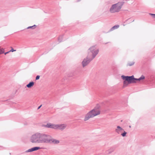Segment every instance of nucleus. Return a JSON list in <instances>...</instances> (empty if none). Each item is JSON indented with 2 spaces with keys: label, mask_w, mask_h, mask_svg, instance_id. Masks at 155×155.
<instances>
[{
  "label": "nucleus",
  "mask_w": 155,
  "mask_h": 155,
  "mask_svg": "<svg viewBox=\"0 0 155 155\" xmlns=\"http://www.w3.org/2000/svg\"><path fill=\"white\" fill-rule=\"evenodd\" d=\"M98 51L94 46H92L88 50L86 58H84L82 62L83 67L87 65L98 54Z\"/></svg>",
  "instance_id": "1"
},
{
  "label": "nucleus",
  "mask_w": 155,
  "mask_h": 155,
  "mask_svg": "<svg viewBox=\"0 0 155 155\" xmlns=\"http://www.w3.org/2000/svg\"><path fill=\"white\" fill-rule=\"evenodd\" d=\"M100 107V105L97 104L94 108L86 114L84 118V120L87 121L90 118L100 114L101 111L99 109Z\"/></svg>",
  "instance_id": "2"
},
{
  "label": "nucleus",
  "mask_w": 155,
  "mask_h": 155,
  "mask_svg": "<svg viewBox=\"0 0 155 155\" xmlns=\"http://www.w3.org/2000/svg\"><path fill=\"white\" fill-rule=\"evenodd\" d=\"M121 78L124 80L123 83V86L124 87L127 86V85L129 84L136 82L135 80L140 81L145 78L144 76L143 75H142L141 77L138 79L134 78L133 75L131 76H124L123 75H122Z\"/></svg>",
  "instance_id": "3"
},
{
  "label": "nucleus",
  "mask_w": 155,
  "mask_h": 155,
  "mask_svg": "<svg viewBox=\"0 0 155 155\" xmlns=\"http://www.w3.org/2000/svg\"><path fill=\"white\" fill-rule=\"evenodd\" d=\"M51 138L50 136L45 134H41L39 135V143H48L51 142Z\"/></svg>",
  "instance_id": "4"
},
{
  "label": "nucleus",
  "mask_w": 155,
  "mask_h": 155,
  "mask_svg": "<svg viewBox=\"0 0 155 155\" xmlns=\"http://www.w3.org/2000/svg\"><path fill=\"white\" fill-rule=\"evenodd\" d=\"M39 140V133H37L32 135L30 137V141L33 143H36L38 142Z\"/></svg>",
  "instance_id": "5"
},
{
  "label": "nucleus",
  "mask_w": 155,
  "mask_h": 155,
  "mask_svg": "<svg viewBox=\"0 0 155 155\" xmlns=\"http://www.w3.org/2000/svg\"><path fill=\"white\" fill-rule=\"evenodd\" d=\"M122 4L121 2H118L113 5L110 10H119L120 9L122 6Z\"/></svg>",
  "instance_id": "6"
},
{
  "label": "nucleus",
  "mask_w": 155,
  "mask_h": 155,
  "mask_svg": "<svg viewBox=\"0 0 155 155\" xmlns=\"http://www.w3.org/2000/svg\"><path fill=\"white\" fill-rule=\"evenodd\" d=\"M66 127V125L64 124H58V129L63 130Z\"/></svg>",
  "instance_id": "7"
},
{
  "label": "nucleus",
  "mask_w": 155,
  "mask_h": 155,
  "mask_svg": "<svg viewBox=\"0 0 155 155\" xmlns=\"http://www.w3.org/2000/svg\"><path fill=\"white\" fill-rule=\"evenodd\" d=\"M119 134H120L124 131V129L119 126L117 127V128L115 130Z\"/></svg>",
  "instance_id": "8"
},
{
  "label": "nucleus",
  "mask_w": 155,
  "mask_h": 155,
  "mask_svg": "<svg viewBox=\"0 0 155 155\" xmlns=\"http://www.w3.org/2000/svg\"><path fill=\"white\" fill-rule=\"evenodd\" d=\"M39 150V147H35L31 148L29 149L26 150V152H31L37 150Z\"/></svg>",
  "instance_id": "9"
},
{
  "label": "nucleus",
  "mask_w": 155,
  "mask_h": 155,
  "mask_svg": "<svg viewBox=\"0 0 155 155\" xmlns=\"http://www.w3.org/2000/svg\"><path fill=\"white\" fill-rule=\"evenodd\" d=\"M34 84V82L31 81L28 84L26 85V87L28 88H31V87L33 86Z\"/></svg>",
  "instance_id": "10"
},
{
  "label": "nucleus",
  "mask_w": 155,
  "mask_h": 155,
  "mask_svg": "<svg viewBox=\"0 0 155 155\" xmlns=\"http://www.w3.org/2000/svg\"><path fill=\"white\" fill-rule=\"evenodd\" d=\"M53 124L48 123L45 126V127L48 128H53Z\"/></svg>",
  "instance_id": "11"
},
{
  "label": "nucleus",
  "mask_w": 155,
  "mask_h": 155,
  "mask_svg": "<svg viewBox=\"0 0 155 155\" xmlns=\"http://www.w3.org/2000/svg\"><path fill=\"white\" fill-rule=\"evenodd\" d=\"M134 64V61L129 62L127 63V66H131L133 65Z\"/></svg>",
  "instance_id": "12"
},
{
  "label": "nucleus",
  "mask_w": 155,
  "mask_h": 155,
  "mask_svg": "<svg viewBox=\"0 0 155 155\" xmlns=\"http://www.w3.org/2000/svg\"><path fill=\"white\" fill-rule=\"evenodd\" d=\"M36 27V25H34L32 26H30L28 27L27 28V29H35Z\"/></svg>",
  "instance_id": "13"
},
{
  "label": "nucleus",
  "mask_w": 155,
  "mask_h": 155,
  "mask_svg": "<svg viewBox=\"0 0 155 155\" xmlns=\"http://www.w3.org/2000/svg\"><path fill=\"white\" fill-rule=\"evenodd\" d=\"M118 12V11L117 10H109L108 13L109 14H110Z\"/></svg>",
  "instance_id": "14"
},
{
  "label": "nucleus",
  "mask_w": 155,
  "mask_h": 155,
  "mask_svg": "<svg viewBox=\"0 0 155 155\" xmlns=\"http://www.w3.org/2000/svg\"><path fill=\"white\" fill-rule=\"evenodd\" d=\"M51 142H52L53 143L56 144L58 143L59 142V141L58 140H52V139Z\"/></svg>",
  "instance_id": "15"
},
{
  "label": "nucleus",
  "mask_w": 155,
  "mask_h": 155,
  "mask_svg": "<svg viewBox=\"0 0 155 155\" xmlns=\"http://www.w3.org/2000/svg\"><path fill=\"white\" fill-rule=\"evenodd\" d=\"M58 124H53V129H58Z\"/></svg>",
  "instance_id": "16"
},
{
  "label": "nucleus",
  "mask_w": 155,
  "mask_h": 155,
  "mask_svg": "<svg viewBox=\"0 0 155 155\" xmlns=\"http://www.w3.org/2000/svg\"><path fill=\"white\" fill-rule=\"evenodd\" d=\"M4 49L2 48H1L0 47V54L4 53Z\"/></svg>",
  "instance_id": "17"
},
{
  "label": "nucleus",
  "mask_w": 155,
  "mask_h": 155,
  "mask_svg": "<svg viewBox=\"0 0 155 155\" xmlns=\"http://www.w3.org/2000/svg\"><path fill=\"white\" fill-rule=\"evenodd\" d=\"M124 132V133H123V134H121V135L123 136V137H125L126 136V134H127V132H126L124 130L123 131Z\"/></svg>",
  "instance_id": "18"
},
{
  "label": "nucleus",
  "mask_w": 155,
  "mask_h": 155,
  "mask_svg": "<svg viewBox=\"0 0 155 155\" xmlns=\"http://www.w3.org/2000/svg\"><path fill=\"white\" fill-rule=\"evenodd\" d=\"M119 25H117V26H114L112 28V30H114L115 29H116V28H119Z\"/></svg>",
  "instance_id": "19"
},
{
  "label": "nucleus",
  "mask_w": 155,
  "mask_h": 155,
  "mask_svg": "<svg viewBox=\"0 0 155 155\" xmlns=\"http://www.w3.org/2000/svg\"><path fill=\"white\" fill-rule=\"evenodd\" d=\"M16 51V50H14L13 48H12L11 49V50L9 51H10V52H13V51Z\"/></svg>",
  "instance_id": "20"
},
{
  "label": "nucleus",
  "mask_w": 155,
  "mask_h": 155,
  "mask_svg": "<svg viewBox=\"0 0 155 155\" xmlns=\"http://www.w3.org/2000/svg\"><path fill=\"white\" fill-rule=\"evenodd\" d=\"M39 79V75H37L36 78V80Z\"/></svg>",
  "instance_id": "21"
},
{
  "label": "nucleus",
  "mask_w": 155,
  "mask_h": 155,
  "mask_svg": "<svg viewBox=\"0 0 155 155\" xmlns=\"http://www.w3.org/2000/svg\"><path fill=\"white\" fill-rule=\"evenodd\" d=\"M9 52H10V51H8V52H6L5 53H4V54H5L6 55V54H7Z\"/></svg>",
  "instance_id": "22"
},
{
  "label": "nucleus",
  "mask_w": 155,
  "mask_h": 155,
  "mask_svg": "<svg viewBox=\"0 0 155 155\" xmlns=\"http://www.w3.org/2000/svg\"><path fill=\"white\" fill-rule=\"evenodd\" d=\"M151 15L153 16V17L155 18V14H151Z\"/></svg>",
  "instance_id": "23"
},
{
  "label": "nucleus",
  "mask_w": 155,
  "mask_h": 155,
  "mask_svg": "<svg viewBox=\"0 0 155 155\" xmlns=\"http://www.w3.org/2000/svg\"><path fill=\"white\" fill-rule=\"evenodd\" d=\"M42 105H40L39 106V108L41 107Z\"/></svg>",
  "instance_id": "24"
},
{
  "label": "nucleus",
  "mask_w": 155,
  "mask_h": 155,
  "mask_svg": "<svg viewBox=\"0 0 155 155\" xmlns=\"http://www.w3.org/2000/svg\"><path fill=\"white\" fill-rule=\"evenodd\" d=\"M37 109H38V110L39 109V107H38Z\"/></svg>",
  "instance_id": "25"
},
{
  "label": "nucleus",
  "mask_w": 155,
  "mask_h": 155,
  "mask_svg": "<svg viewBox=\"0 0 155 155\" xmlns=\"http://www.w3.org/2000/svg\"><path fill=\"white\" fill-rule=\"evenodd\" d=\"M37 109H38V110L39 109V107H38Z\"/></svg>",
  "instance_id": "26"
}]
</instances>
